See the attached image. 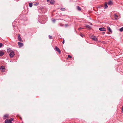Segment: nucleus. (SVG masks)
Instances as JSON below:
<instances>
[{
	"label": "nucleus",
	"instance_id": "f257e3e1",
	"mask_svg": "<svg viewBox=\"0 0 123 123\" xmlns=\"http://www.w3.org/2000/svg\"><path fill=\"white\" fill-rule=\"evenodd\" d=\"M47 20V17L45 15L39 16L38 19V21L41 23L44 24Z\"/></svg>",
	"mask_w": 123,
	"mask_h": 123
},
{
	"label": "nucleus",
	"instance_id": "f03ea898",
	"mask_svg": "<svg viewBox=\"0 0 123 123\" xmlns=\"http://www.w3.org/2000/svg\"><path fill=\"white\" fill-rule=\"evenodd\" d=\"M14 55V53L13 51H11L9 54V56L11 58H12L13 57Z\"/></svg>",
	"mask_w": 123,
	"mask_h": 123
},
{
	"label": "nucleus",
	"instance_id": "7ed1b4c3",
	"mask_svg": "<svg viewBox=\"0 0 123 123\" xmlns=\"http://www.w3.org/2000/svg\"><path fill=\"white\" fill-rule=\"evenodd\" d=\"M91 38L92 39V40L94 41H96L97 40V38L96 37L93 35H91L90 36Z\"/></svg>",
	"mask_w": 123,
	"mask_h": 123
},
{
	"label": "nucleus",
	"instance_id": "20e7f679",
	"mask_svg": "<svg viewBox=\"0 0 123 123\" xmlns=\"http://www.w3.org/2000/svg\"><path fill=\"white\" fill-rule=\"evenodd\" d=\"M54 49L56 51H58L59 54H60L61 52L59 49L58 48L57 46H55V48Z\"/></svg>",
	"mask_w": 123,
	"mask_h": 123
},
{
	"label": "nucleus",
	"instance_id": "39448f33",
	"mask_svg": "<svg viewBox=\"0 0 123 123\" xmlns=\"http://www.w3.org/2000/svg\"><path fill=\"white\" fill-rule=\"evenodd\" d=\"M114 17L115 20H116L118 19V15H117L116 14H114Z\"/></svg>",
	"mask_w": 123,
	"mask_h": 123
},
{
	"label": "nucleus",
	"instance_id": "423d86ee",
	"mask_svg": "<svg viewBox=\"0 0 123 123\" xmlns=\"http://www.w3.org/2000/svg\"><path fill=\"white\" fill-rule=\"evenodd\" d=\"M18 44L20 47H21L23 46V44L22 43L19 42H18Z\"/></svg>",
	"mask_w": 123,
	"mask_h": 123
},
{
	"label": "nucleus",
	"instance_id": "0eeeda50",
	"mask_svg": "<svg viewBox=\"0 0 123 123\" xmlns=\"http://www.w3.org/2000/svg\"><path fill=\"white\" fill-rule=\"evenodd\" d=\"M20 36V35L19 34L18 36V39L19 41L22 42V39L21 38Z\"/></svg>",
	"mask_w": 123,
	"mask_h": 123
},
{
	"label": "nucleus",
	"instance_id": "6e6552de",
	"mask_svg": "<svg viewBox=\"0 0 123 123\" xmlns=\"http://www.w3.org/2000/svg\"><path fill=\"white\" fill-rule=\"evenodd\" d=\"M107 4V2H105V5L104 6V8L105 9H106L108 7Z\"/></svg>",
	"mask_w": 123,
	"mask_h": 123
},
{
	"label": "nucleus",
	"instance_id": "1a4fd4ad",
	"mask_svg": "<svg viewBox=\"0 0 123 123\" xmlns=\"http://www.w3.org/2000/svg\"><path fill=\"white\" fill-rule=\"evenodd\" d=\"M107 4L109 5H111L113 3L111 1L109 0L107 2Z\"/></svg>",
	"mask_w": 123,
	"mask_h": 123
},
{
	"label": "nucleus",
	"instance_id": "9d476101",
	"mask_svg": "<svg viewBox=\"0 0 123 123\" xmlns=\"http://www.w3.org/2000/svg\"><path fill=\"white\" fill-rule=\"evenodd\" d=\"M4 123H12V122H11V121L9 120H8L7 119H6L5 121V122Z\"/></svg>",
	"mask_w": 123,
	"mask_h": 123
},
{
	"label": "nucleus",
	"instance_id": "9b49d317",
	"mask_svg": "<svg viewBox=\"0 0 123 123\" xmlns=\"http://www.w3.org/2000/svg\"><path fill=\"white\" fill-rule=\"evenodd\" d=\"M99 29L100 31H105L106 30L105 29L104 27L99 28Z\"/></svg>",
	"mask_w": 123,
	"mask_h": 123
},
{
	"label": "nucleus",
	"instance_id": "f8f14e48",
	"mask_svg": "<svg viewBox=\"0 0 123 123\" xmlns=\"http://www.w3.org/2000/svg\"><path fill=\"white\" fill-rule=\"evenodd\" d=\"M8 115H9L8 114H6L4 115L3 117V119H6V118L8 117Z\"/></svg>",
	"mask_w": 123,
	"mask_h": 123
},
{
	"label": "nucleus",
	"instance_id": "ddd939ff",
	"mask_svg": "<svg viewBox=\"0 0 123 123\" xmlns=\"http://www.w3.org/2000/svg\"><path fill=\"white\" fill-rule=\"evenodd\" d=\"M4 53L1 51H0V56H2L4 55Z\"/></svg>",
	"mask_w": 123,
	"mask_h": 123
},
{
	"label": "nucleus",
	"instance_id": "4468645a",
	"mask_svg": "<svg viewBox=\"0 0 123 123\" xmlns=\"http://www.w3.org/2000/svg\"><path fill=\"white\" fill-rule=\"evenodd\" d=\"M77 9L78 10V11H81V8L80 7H79L78 6H77Z\"/></svg>",
	"mask_w": 123,
	"mask_h": 123
},
{
	"label": "nucleus",
	"instance_id": "2eb2a0df",
	"mask_svg": "<svg viewBox=\"0 0 123 123\" xmlns=\"http://www.w3.org/2000/svg\"><path fill=\"white\" fill-rule=\"evenodd\" d=\"M5 69L4 67L3 66H2L0 67V69L4 70Z\"/></svg>",
	"mask_w": 123,
	"mask_h": 123
},
{
	"label": "nucleus",
	"instance_id": "dca6fc26",
	"mask_svg": "<svg viewBox=\"0 0 123 123\" xmlns=\"http://www.w3.org/2000/svg\"><path fill=\"white\" fill-rule=\"evenodd\" d=\"M54 0H51L50 1V3L51 4H53L54 3Z\"/></svg>",
	"mask_w": 123,
	"mask_h": 123
},
{
	"label": "nucleus",
	"instance_id": "f3484780",
	"mask_svg": "<svg viewBox=\"0 0 123 123\" xmlns=\"http://www.w3.org/2000/svg\"><path fill=\"white\" fill-rule=\"evenodd\" d=\"M29 6L30 7H31L32 6V3H30L29 4Z\"/></svg>",
	"mask_w": 123,
	"mask_h": 123
},
{
	"label": "nucleus",
	"instance_id": "a211bd4d",
	"mask_svg": "<svg viewBox=\"0 0 123 123\" xmlns=\"http://www.w3.org/2000/svg\"><path fill=\"white\" fill-rule=\"evenodd\" d=\"M51 20H52V22L53 23H54L55 22V21H56V19H52Z\"/></svg>",
	"mask_w": 123,
	"mask_h": 123
},
{
	"label": "nucleus",
	"instance_id": "6ab92c4d",
	"mask_svg": "<svg viewBox=\"0 0 123 123\" xmlns=\"http://www.w3.org/2000/svg\"><path fill=\"white\" fill-rule=\"evenodd\" d=\"M49 38L50 39H51L52 38V37L50 35H49Z\"/></svg>",
	"mask_w": 123,
	"mask_h": 123
},
{
	"label": "nucleus",
	"instance_id": "aec40b11",
	"mask_svg": "<svg viewBox=\"0 0 123 123\" xmlns=\"http://www.w3.org/2000/svg\"><path fill=\"white\" fill-rule=\"evenodd\" d=\"M107 29L109 31H111V29L110 28V27H107Z\"/></svg>",
	"mask_w": 123,
	"mask_h": 123
},
{
	"label": "nucleus",
	"instance_id": "412c9836",
	"mask_svg": "<svg viewBox=\"0 0 123 123\" xmlns=\"http://www.w3.org/2000/svg\"><path fill=\"white\" fill-rule=\"evenodd\" d=\"M123 31V27H122L120 28L119 29V31Z\"/></svg>",
	"mask_w": 123,
	"mask_h": 123
},
{
	"label": "nucleus",
	"instance_id": "4be33fe9",
	"mask_svg": "<svg viewBox=\"0 0 123 123\" xmlns=\"http://www.w3.org/2000/svg\"><path fill=\"white\" fill-rule=\"evenodd\" d=\"M61 10L62 11H64L65 10V9L64 8H61Z\"/></svg>",
	"mask_w": 123,
	"mask_h": 123
},
{
	"label": "nucleus",
	"instance_id": "5701e85b",
	"mask_svg": "<svg viewBox=\"0 0 123 123\" xmlns=\"http://www.w3.org/2000/svg\"><path fill=\"white\" fill-rule=\"evenodd\" d=\"M80 35L82 37H83L84 36V35H83L82 33H81Z\"/></svg>",
	"mask_w": 123,
	"mask_h": 123
},
{
	"label": "nucleus",
	"instance_id": "b1692460",
	"mask_svg": "<svg viewBox=\"0 0 123 123\" xmlns=\"http://www.w3.org/2000/svg\"><path fill=\"white\" fill-rule=\"evenodd\" d=\"M68 58H72V56L69 55H68Z\"/></svg>",
	"mask_w": 123,
	"mask_h": 123
},
{
	"label": "nucleus",
	"instance_id": "393cba45",
	"mask_svg": "<svg viewBox=\"0 0 123 123\" xmlns=\"http://www.w3.org/2000/svg\"><path fill=\"white\" fill-rule=\"evenodd\" d=\"M2 45V44L1 43H0V48L1 47Z\"/></svg>",
	"mask_w": 123,
	"mask_h": 123
},
{
	"label": "nucleus",
	"instance_id": "a878e982",
	"mask_svg": "<svg viewBox=\"0 0 123 123\" xmlns=\"http://www.w3.org/2000/svg\"><path fill=\"white\" fill-rule=\"evenodd\" d=\"M86 27L87 28H89L90 26L88 25H86Z\"/></svg>",
	"mask_w": 123,
	"mask_h": 123
},
{
	"label": "nucleus",
	"instance_id": "bb28decb",
	"mask_svg": "<svg viewBox=\"0 0 123 123\" xmlns=\"http://www.w3.org/2000/svg\"><path fill=\"white\" fill-rule=\"evenodd\" d=\"M9 120L11 121V122L13 120V119L12 118H11L10 119H9Z\"/></svg>",
	"mask_w": 123,
	"mask_h": 123
},
{
	"label": "nucleus",
	"instance_id": "cd10ccee",
	"mask_svg": "<svg viewBox=\"0 0 123 123\" xmlns=\"http://www.w3.org/2000/svg\"><path fill=\"white\" fill-rule=\"evenodd\" d=\"M83 28H82L80 27L78 29V30H81V29H82Z\"/></svg>",
	"mask_w": 123,
	"mask_h": 123
},
{
	"label": "nucleus",
	"instance_id": "c85d7f7f",
	"mask_svg": "<svg viewBox=\"0 0 123 123\" xmlns=\"http://www.w3.org/2000/svg\"><path fill=\"white\" fill-rule=\"evenodd\" d=\"M64 39H63V41L62 42V43L63 44H64Z\"/></svg>",
	"mask_w": 123,
	"mask_h": 123
},
{
	"label": "nucleus",
	"instance_id": "c756f323",
	"mask_svg": "<svg viewBox=\"0 0 123 123\" xmlns=\"http://www.w3.org/2000/svg\"><path fill=\"white\" fill-rule=\"evenodd\" d=\"M12 25H13V26L14 27V26H15V27H15V26L14 25V23H12ZM14 27V28H15V27Z\"/></svg>",
	"mask_w": 123,
	"mask_h": 123
},
{
	"label": "nucleus",
	"instance_id": "7c9ffc66",
	"mask_svg": "<svg viewBox=\"0 0 123 123\" xmlns=\"http://www.w3.org/2000/svg\"><path fill=\"white\" fill-rule=\"evenodd\" d=\"M5 69H4V70H2V72H4L5 71Z\"/></svg>",
	"mask_w": 123,
	"mask_h": 123
},
{
	"label": "nucleus",
	"instance_id": "2f4dec72",
	"mask_svg": "<svg viewBox=\"0 0 123 123\" xmlns=\"http://www.w3.org/2000/svg\"><path fill=\"white\" fill-rule=\"evenodd\" d=\"M105 32H102V34H104L105 33Z\"/></svg>",
	"mask_w": 123,
	"mask_h": 123
},
{
	"label": "nucleus",
	"instance_id": "473e14b6",
	"mask_svg": "<svg viewBox=\"0 0 123 123\" xmlns=\"http://www.w3.org/2000/svg\"><path fill=\"white\" fill-rule=\"evenodd\" d=\"M89 23L91 25H92V24L90 22V23Z\"/></svg>",
	"mask_w": 123,
	"mask_h": 123
},
{
	"label": "nucleus",
	"instance_id": "72a5a7b5",
	"mask_svg": "<svg viewBox=\"0 0 123 123\" xmlns=\"http://www.w3.org/2000/svg\"><path fill=\"white\" fill-rule=\"evenodd\" d=\"M65 26L66 27H67L68 26V25L67 24H65Z\"/></svg>",
	"mask_w": 123,
	"mask_h": 123
},
{
	"label": "nucleus",
	"instance_id": "f704fd0d",
	"mask_svg": "<svg viewBox=\"0 0 123 123\" xmlns=\"http://www.w3.org/2000/svg\"><path fill=\"white\" fill-rule=\"evenodd\" d=\"M38 4V3H37L36 4H34V5H37Z\"/></svg>",
	"mask_w": 123,
	"mask_h": 123
},
{
	"label": "nucleus",
	"instance_id": "c9c22d12",
	"mask_svg": "<svg viewBox=\"0 0 123 123\" xmlns=\"http://www.w3.org/2000/svg\"><path fill=\"white\" fill-rule=\"evenodd\" d=\"M10 49H10V48H9V49H7V50H8H8H10Z\"/></svg>",
	"mask_w": 123,
	"mask_h": 123
},
{
	"label": "nucleus",
	"instance_id": "e433bc0d",
	"mask_svg": "<svg viewBox=\"0 0 123 123\" xmlns=\"http://www.w3.org/2000/svg\"><path fill=\"white\" fill-rule=\"evenodd\" d=\"M109 31L111 33H112V31Z\"/></svg>",
	"mask_w": 123,
	"mask_h": 123
},
{
	"label": "nucleus",
	"instance_id": "4c0bfd02",
	"mask_svg": "<svg viewBox=\"0 0 123 123\" xmlns=\"http://www.w3.org/2000/svg\"><path fill=\"white\" fill-rule=\"evenodd\" d=\"M47 0V2H48L49 1V0Z\"/></svg>",
	"mask_w": 123,
	"mask_h": 123
}]
</instances>
